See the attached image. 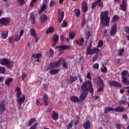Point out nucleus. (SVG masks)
<instances>
[{
  "label": "nucleus",
  "mask_w": 129,
  "mask_h": 129,
  "mask_svg": "<svg viewBox=\"0 0 129 129\" xmlns=\"http://www.w3.org/2000/svg\"><path fill=\"white\" fill-rule=\"evenodd\" d=\"M6 111V106L4 103L0 104V112L3 113Z\"/></svg>",
  "instance_id": "27"
},
{
  "label": "nucleus",
  "mask_w": 129,
  "mask_h": 129,
  "mask_svg": "<svg viewBox=\"0 0 129 129\" xmlns=\"http://www.w3.org/2000/svg\"><path fill=\"white\" fill-rule=\"evenodd\" d=\"M29 33L32 37H36L37 36V33H36V30H35L34 28H31Z\"/></svg>",
  "instance_id": "26"
},
{
  "label": "nucleus",
  "mask_w": 129,
  "mask_h": 129,
  "mask_svg": "<svg viewBox=\"0 0 129 129\" xmlns=\"http://www.w3.org/2000/svg\"><path fill=\"white\" fill-rule=\"evenodd\" d=\"M75 32H70L69 34V37L70 39H73L74 38H75Z\"/></svg>",
  "instance_id": "40"
},
{
  "label": "nucleus",
  "mask_w": 129,
  "mask_h": 129,
  "mask_svg": "<svg viewBox=\"0 0 129 129\" xmlns=\"http://www.w3.org/2000/svg\"><path fill=\"white\" fill-rule=\"evenodd\" d=\"M64 19V12H61L60 13H58V20L59 24H61Z\"/></svg>",
  "instance_id": "17"
},
{
  "label": "nucleus",
  "mask_w": 129,
  "mask_h": 129,
  "mask_svg": "<svg viewBox=\"0 0 129 129\" xmlns=\"http://www.w3.org/2000/svg\"><path fill=\"white\" fill-rule=\"evenodd\" d=\"M95 81L99 87L97 91V92H103L104 89V84L103 83V80L101 79V77L100 76L97 77L95 79Z\"/></svg>",
  "instance_id": "5"
},
{
  "label": "nucleus",
  "mask_w": 129,
  "mask_h": 129,
  "mask_svg": "<svg viewBox=\"0 0 129 129\" xmlns=\"http://www.w3.org/2000/svg\"><path fill=\"white\" fill-rule=\"evenodd\" d=\"M122 83L126 84V85H129V80L125 77H123V80H122Z\"/></svg>",
  "instance_id": "32"
},
{
  "label": "nucleus",
  "mask_w": 129,
  "mask_h": 129,
  "mask_svg": "<svg viewBox=\"0 0 129 129\" xmlns=\"http://www.w3.org/2000/svg\"><path fill=\"white\" fill-rule=\"evenodd\" d=\"M48 20V17L47 15L43 14L40 17V21L41 24H43L44 22H46V21Z\"/></svg>",
  "instance_id": "18"
},
{
  "label": "nucleus",
  "mask_w": 129,
  "mask_h": 129,
  "mask_svg": "<svg viewBox=\"0 0 129 129\" xmlns=\"http://www.w3.org/2000/svg\"><path fill=\"white\" fill-rule=\"evenodd\" d=\"M13 81H14V79L12 78H8L5 81V85L8 87H10V85L11 84V83H12V82H13Z\"/></svg>",
  "instance_id": "20"
},
{
  "label": "nucleus",
  "mask_w": 129,
  "mask_h": 129,
  "mask_svg": "<svg viewBox=\"0 0 129 129\" xmlns=\"http://www.w3.org/2000/svg\"><path fill=\"white\" fill-rule=\"evenodd\" d=\"M0 64L3 66H7V68L11 69L14 66V61H11V59L4 58L0 60Z\"/></svg>",
  "instance_id": "6"
},
{
  "label": "nucleus",
  "mask_w": 129,
  "mask_h": 129,
  "mask_svg": "<svg viewBox=\"0 0 129 129\" xmlns=\"http://www.w3.org/2000/svg\"><path fill=\"white\" fill-rule=\"evenodd\" d=\"M35 38V41L36 42V43H37L38 41H39V37H37V35H36V36H34Z\"/></svg>",
  "instance_id": "63"
},
{
  "label": "nucleus",
  "mask_w": 129,
  "mask_h": 129,
  "mask_svg": "<svg viewBox=\"0 0 129 129\" xmlns=\"http://www.w3.org/2000/svg\"><path fill=\"white\" fill-rule=\"evenodd\" d=\"M75 14H76V17H80V10L79 9H76L75 10Z\"/></svg>",
  "instance_id": "39"
},
{
  "label": "nucleus",
  "mask_w": 129,
  "mask_h": 129,
  "mask_svg": "<svg viewBox=\"0 0 129 129\" xmlns=\"http://www.w3.org/2000/svg\"><path fill=\"white\" fill-rule=\"evenodd\" d=\"M117 30V24H114L113 26L111 27V30L110 31V36H115V35L116 34Z\"/></svg>",
  "instance_id": "10"
},
{
  "label": "nucleus",
  "mask_w": 129,
  "mask_h": 129,
  "mask_svg": "<svg viewBox=\"0 0 129 129\" xmlns=\"http://www.w3.org/2000/svg\"><path fill=\"white\" fill-rule=\"evenodd\" d=\"M52 41L53 42H54L55 43H57L58 41H59V35L57 34H54L52 36Z\"/></svg>",
  "instance_id": "28"
},
{
  "label": "nucleus",
  "mask_w": 129,
  "mask_h": 129,
  "mask_svg": "<svg viewBox=\"0 0 129 129\" xmlns=\"http://www.w3.org/2000/svg\"><path fill=\"white\" fill-rule=\"evenodd\" d=\"M0 73L5 74V73H6V68L4 67H0Z\"/></svg>",
  "instance_id": "41"
},
{
  "label": "nucleus",
  "mask_w": 129,
  "mask_h": 129,
  "mask_svg": "<svg viewBox=\"0 0 129 129\" xmlns=\"http://www.w3.org/2000/svg\"><path fill=\"white\" fill-rule=\"evenodd\" d=\"M23 35H24V30H22L20 31L19 36L22 37Z\"/></svg>",
  "instance_id": "60"
},
{
  "label": "nucleus",
  "mask_w": 129,
  "mask_h": 129,
  "mask_svg": "<svg viewBox=\"0 0 129 129\" xmlns=\"http://www.w3.org/2000/svg\"><path fill=\"white\" fill-rule=\"evenodd\" d=\"M104 69L101 68V72L104 73V72H107V68L106 67L104 66Z\"/></svg>",
  "instance_id": "53"
},
{
  "label": "nucleus",
  "mask_w": 129,
  "mask_h": 129,
  "mask_svg": "<svg viewBox=\"0 0 129 129\" xmlns=\"http://www.w3.org/2000/svg\"><path fill=\"white\" fill-rule=\"evenodd\" d=\"M35 120H36V118H32L30 119L29 122H28V125H29V126H31V125L33 124V123H34Z\"/></svg>",
  "instance_id": "34"
},
{
  "label": "nucleus",
  "mask_w": 129,
  "mask_h": 129,
  "mask_svg": "<svg viewBox=\"0 0 129 129\" xmlns=\"http://www.w3.org/2000/svg\"><path fill=\"white\" fill-rule=\"evenodd\" d=\"M121 75H122V80H123V77H124V76H126V75H127L128 74V71H123L121 73Z\"/></svg>",
  "instance_id": "36"
},
{
  "label": "nucleus",
  "mask_w": 129,
  "mask_h": 129,
  "mask_svg": "<svg viewBox=\"0 0 129 129\" xmlns=\"http://www.w3.org/2000/svg\"><path fill=\"white\" fill-rule=\"evenodd\" d=\"M98 59V54L94 55L92 57V62H95V61H97Z\"/></svg>",
  "instance_id": "42"
},
{
  "label": "nucleus",
  "mask_w": 129,
  "mask_h": 129,
  "mask_svg": "<svg viewBox=\"0 0 129 129\" xmlns=\"http://www.w3.org/2000/svg\"><path fill=\"white\" fill-rule=\"evenodd\" d=\"M99 47L97 46V48H93V51H94V54H95L96 53L98 54V53H99V51H100V49H98Z\"/></svg>",
  "instance_id": "48"
},
{
  "label": "nucleus",
  "mask_w": 129,
  "mask_h": 129,
  "mask_svg": "<svg viewBox=\"0 0 129 129\" xmlns=\"http://www.w3.org/2000/svg\"><path fill=\"white\" fill-rule=\"evenodd\" d=\"M46 8L47 6H46V4H45L44 3L43 4L42 7L40 8V11L38 12V14L39 15H41L42 13L45 12V10H46Z\"/></svg>",
  "instance_id": "24"
},
{
  "label": "nucleus",
  "mask_w": 129,
  "mask_h": 129,
  "mask_svg": "<svg viewBox=\"0 0 129 129\" xmlns=\"http://www.w3.org/2000/svg\"><path fill=\"white\" fill-rule=\"evenodd\" d=\"M73 126V120H72L70 123H69L67 126V129H70Z\"/></svg>",
  "instance_id": "44"
},
{
  "label": "nucleus",
  "mask_w": 129,
  "mask_h": 129,
  "mask_svg": "<svg viewBox=\"0 0 129 129\" xmlns=\"http://www.w3.org/2000/svg\"><path fill=\"white\" fill-rule=\"evenodd\" d=\"M102 0H96L92 4L91 9L94 10L96 8V6H99V8H103V4L101 3Z\"/></svg>",
  "instance_id": "7"
},
{
  "label": "nucleus",
  "mask_w": 129,
  "mask_h": 129,
  "mask_svg": "<svg viewBox=\"0 0 129 129\" xmlns=\"http://www.w3.org/2000/svg\"><path fill=\"white\" fill-rule=\"evenodd\" d=\"M0 22L2 26H9L11 20L9 18H2L0 19Z\"/></svg>",
  "instance_id": "9"
},
{
  "label": "nucleus",
  "mask_w": 129,
  "mask_h": 129,
  "mask_svg": "<svg viewBox=\"0 0 129 129\" xmlns=\"http://www.w3.org/2000/svg\"><path fill=\"white\" fill-rule=\"evenodd\" d=\"M9 42L10 43V44H12L13 43V37H10L9 38Z\"/></svg>",
  "instance_id": "61"
},
{
  "label": "nucleus",
  "mask_w": 129,
  "mask_h": 129,
  "mask_svg": "<svg viewBox=\"0 0 129 129\" xmlns=\"http://www.w3.org/2000/svg\"><path fill=\"white\" fill-rule=\"evenodd\" d=\"M92 47V43H90L89 45L87 47V51H89V50L91 49Z\"/></svg>",
  "instance_id": "56"
},
{
  "label": "nucleus",
  "mask_w": 129,
  "mask_h": 129,
  "mask_svg": "<svg viewBox=\"0 0 129 129\" xmlns=\"http://www.w3.org/2000/svg\"><path fill=\"white\" fill-rule=\"evenodd\" d=\"M108 83L110 86H112V87H116L117 88H121V85L118 83V82L116 81H109Z\"/></svg>",
  "instance_id": "8"
},
{
  "label": "nucleus",
  "mask_w": 129,
  "mask_h": 129,
  "mask_svg": "<svg viewBox=\"0 0 129 129\" xmlns=\"http://www.w3.org/2000/svg\"><path fill=\"white\" fill-rule=\"evenodd\" d=\"M53 55H54V50L53 49L51 48L50 50L49 54H48L49 58H51Z\"/></svg>",
  "instance_id": "46"
},
{
  "label": "nucleus",
  "mask_w": 129,
  "mask_h": 129,
  "mask_svg": "<svg viewBox=\"0 0 129 129\" xmlns=\"http://www.w3.org/2000/svg\"><path fill=\"white\" fill-rule=\"evenodd\" d=\"M124 110V108L121 106H117L115 108H114V111H117V112H122Z\"/></svg>",
  "instance_id": "21"
},
{
  "label": "nucleus",
  "mask_w": 129,
  "mask_h": 129,
  "mask_svg": "<svg viewBox=\"0 0 129 129\" xmlns=\"http://www.w3.org/2000/svg\"><path fill=\"white\" fill-rule=\"evenodd\" d=\"M93 69H98L99 68V64L98 63H96L93 65Z\"/></svg>",
  "instance_id": "51"
},
{
  "label": "nucleus",
  "mask_w": 129,
  "mask_h": 129,
  "mask_svg": "<svg viewBox=\"0 0 129 129\" xmlns=\"http://www.w3.org/2000/svg\"><path fill=\"white\" fill-rule=\"evenodd\" d=\"M54 5H55V2H54V1H51L50 3V8L53 7V6H54Z\"/></svg>",
  "instance_id": "58"
},
{
  "label": "nucleus",
  "mask_w": 129,
  "mask_h": 129,
  "mask_svg": "<svg viewBox=\"0 0 129 129\" xmlns=\"http://www.w3.org/2000/svg\"><path fill=\"white\" fill-rule=\"evenodd\" d=\"M42 99H43L44 101V105L45 106H47V105H48V95L47 94H45L43 96V98H42Z\"/></svg>",
  "instance_id": "22"
},
{
  "label": "nucleus",
  "mask_w": 129,
  "mask_h": 129,
  "mask_svg": "<svg viewBox=\"0 0 129 129\" xmlns=\"http://www.w3.org/2000/svg\"><path fill=\"white\" fill-rule=\"evenodd\" d=\"M43 86L45 89H48V85L47 84H43Z\"/></svg>",
  "instance_id": "64"
},
{
  "label": "nucleus",
  "mask_w": 129,
  "mask_h": 129,
  "mask_svg": "<svg viewBox=\"0 0 129 129\" xmlns=\"http://www.w3.org/2000/svg\"><path fill=\"white\" fill-rule=\"evenodd\" d=\"M86 54L87 55H92V54H94L93 48L90 49L89 50H86Z\"/></svg>",
  "instance_id": "37"
},
{
  "label": "nucleus",
  "mask_w": 129,
  "mask_h": 129,
  "mask_svg": "<svg viewBox=\"0 0 129 129\" xmlns=\"http://www.w3.org/2000/svg\"><path fill=\"white\" fill-rule=\"evenodd\" d=\"M30 19L31 21V24H32V25H34L35 24V14H34V13H31L30 14Z\"/></svg>",
  "instance_id": "29"
},
{
  "label": "nucleus",
  "mask_w": 129,
  "mask_h": 129,
  "mask_svg": "<svg viewBox=\"0 0 129 129\" xmlns=\"http://www.w3.org/2000/svg\"><path fill=\"white\" fill-rule=\"evenodd\" d=\"M27 77H28V75H27L25 73H22V79L23 81H25V78H27Z\"/></svg>",
  "instance_id": "49"
},
{
  "label": "nucleus",
  "mask_w": 129,
  "mask_h": 129,
  "mask_svg": "<svg viewBox=\"0 0 129 129\" xmlns=\"http://www.w3.org/2000/svg\"><path fill=\"white\" fill-rule=\"evenodd\" d=\"M53 32H54V28L50 27L46 30V34L48 35V34H51V33H53Z\"/></svg>",
  "instance_id": "30"
},
{
  "label": "nucleus",
  "mask_w": 129,
  "mask_h": 129,
  "mask_svg": "<svg viewBox=\"0 0 129 129\" xmlns=\"http://www.w3.org/2000/svg\"><path fill=\"white\" fill-rule=\"evenodd\" d=\"M67 26H68L67 22L63 21L61 24V28H67Z\"/></svg>",
  "instance_id": "45"
},
{
  "label": "nucleus",
  "mask_w": 129,
  "mask_h": 129,
  "mask_svg": "<svg viewBox=\"0 0 129 129\" xmlns=\"http://www.w3.org/2000/svg\"><path fill=\"white\" fill-rule=\"evenodd\" d=\"M116 128H117V129H121V125L119 123H117L116 124Z\"/></svg>",
  "instance_id": "55"
},
{
  "label": "nucleus",
  "mask_w": 129,
  "mask_h": 129,
  "mask_svg": "<svg viewBox=\"0 0 129 129\" xmlns=\"http://www.w3.org/2000/svg\"><path fill=\"white\" fill-rule=\"evenodd\" d=\"M32 57L33 58H34V59H36L38 58H41V57H42V54L41 53H34L33 54H32Z\"/></svg>",
  "instance_id": "33"
},
{
  "label": "nucleus",
  "mask_w": 129,
  "mask_h": 129,
  "mask_svg": "<svg viewBox=\"0 0 129 129\" xmlns=\"http://www.w3.org/2000/svg\"><path fill=\"white\" fill-rule=\"evenodd\" d=\"M86 78L89 80L84 82L81 86V91L82 93L79 97L81 100H85L89 92L91 94L94 93V89L92 86V82L91 81L92 78L91 77L90 73H87Z\"/></svg>",
  "instance_id": "1"
},
{
  "label": "nucleus",
  "mask_w": 129,
  "mask_h": 129,
  "mask_svg": "<svg viewBox=\"0 0 129 129\" xmlns=\"http://www.w3.org/2000/svg\"><path fill=\"white\" fill-rule=\"evenodd\" d=\"M20 40H21V36H20V35H17V37L15 39V42H19Z\"/></svg>",
  "instance_id": "54"
},
{
  "label": "nucleus",
  "mask_w": 129,
  "mask_h": 129,
  "mask_svg": "<svg viewBox=\"0 0 129 129\" xmlns=\"http://www.w3.org/2000/svg\"><path fill=\"white\" fill-rule=\"evenodd\" d=\"M85 23H86V17H85V16H83L82 20V25L84 26V25H85Z\"/></svg>",
  "instance_id": "47"
},
{
  "label": "nucleus",
  "mask_w": 129,
  "mask_h": 129,
  "mask_svg": "<svg viewBox=\"0 0 129 129\" xmlns=\"http://www.w3.org/2000/svg\"><path fill=\"white\" fill-rule=\"evenodd\" d=\"M70 100L72 102H79L80 101H83V100H81V99H79L78 97L76 96H72L70 98Z\"/></svg>",
  "instance_id": "15"
},
{
  "label": "nucleus",
  "mask_w": 129,
  "mask_h": 129,
  "mask_svg": "<svg viewBox=\"0 0 129 129\" xmlns=\"http://www.w3.org/2000/svg\"><path fill=\"white\" fill-rule=\"evenodd\" d=\"M100 20L102 26L108 27L109 26V22H110V17L108 16V11L102 12L100 14Z\"/></svg>",
  "instance_id": "3"
},
{
  "label": "nucleus",
  "mask_w": 129,
  "mask_h": 129,
  "mask_svg": "<svg viewBox=\"0 0 129 129\" xmlns=\"http://www.w3.org/2000/svg\"><path fill=\"white\" fill-rule=\"evenodd\" d=\"M79 123V119H77L75 121V125H77V124H78Z\"/></svg>",
  "instance_id": "62"
},
{
  "label": "nucleus",
  "mask_w": 129,
  "mask_h": 129,
  "mask_svg": "<svg viewBox=\"0 0 129 129\" xmlns=\"http://www.w3.org/2000/svg\"><path fill=\"white\" fill-rule=\"evenodd\" d=\"M70 45H57L55 47V49H58V51H64V50H68L70 49Z\"/></svg>",
  "instance_id": "11"
},
{
  "label": "nucleus",
  "mask_w": 129,
  "mask_h": 129,
  "mask_svg": "<svg viewBox=\"0 0 129 129\" xmlns=\"http://www.w3.org/2000/svg\"><path fill=\"white\" fill-rule=\"evenodd\" d=\"M83 127H84L85 129H88L90 127L91 124H90V121L89 120L86 121L83 125Z\"/></svg>",
  "instance_id": "23"
},
{
  "label": "nucleus",
  "mask_w": 129,
  "mask_h": 129,
  "mask_svg": "<svg viewBox=\"0 0 129 129\" xmlns=\"http://www.w3.org/2000/svg\"><path fill=\"white\" fill-rule=\"evenodd\" d=\"M78 76L79 78L80 82H81V83H83V79H82V77L81 76V75L78 74Z\"/></svg>",
  "instance_id": "52"
},
{
  "label": "nucleus",
  "mask_w": 129,
  "mask_h": 129,
  "mask_svg": "<svg viewBox=\"0 0 129 129\" xmlns=\"http://www.w3.org/2000/svg\"><path fill=\"white\" fill-rule=\"evenodd\" d=\"M102 46H103V40H100L98 41L97 47H98V48H101Z\"/></svg>",
  "instance_id": "38"
},
{
  "label": "nucleus",
  "mask_w": 129,
  "mask_h": 129,
  "mask_svg": "<svg viewBox=\"0 0 129 129\" xmlns=\"http://www.w3.org/2000/svg\"><path fill=\"white\" fill-rule=\"evenodd\" d=\"M114 108L110 107H106L104 108V113H108V111H114Z\"/></svg>",
  "instance_id": "25"
},
{
  "label": "nucleus",
  "mask_w": 129,
  "mask_h": 129,
  "mask_svg": "<svg viewBox=\"0 0 129 129\" xmlns=\"http://www.w3.org/2000/svg\"><path fill=\"white\" fill-rule=\"evenodd\" d=\"M123 52H124V49L121 48L119 51V53L118 54V56H119V57H121L122 56V53H123Z\"/></svg>",
  "instance_id": "43"
},
{
  "label": "nucleus",
  "mask_w": 129,
  "mask_h": 129,
  "mask_svg": "<svg viewBox=\"0 0 129 129\" xmlns=\"http://www.w3.org/2000/svg\"><path fill=\"white\" fill-rule=\"evenodd\" d=\"M122 117L123 118H124V119H127L128 117H127V115H126V114H124L122 115Z\"/></svg>",
  "instance_id": "59"
},
{
  "label": "nucleus",
  "mask_w": 129,
  "mask_h": 129,
  "mask_svg": "<svg viewBox=\"0 0 129 129\" xmlns=\"http://www.w3.org/2000/svg\"><path fill=\"white\" fill-rule=\"evenodd\" d=\"M119 19V17H118V15H114L112 19V23L114 22H116L118 21Z\"/></svg>",
  "instance_id": "35"
},
{
  "label": "nucleus",
  "mask_w": 129,
  "mask_h": 129,
  "mask_svg": "<svg viewBox=\"0 0 129 129\" xmlns=\"http://www.w3.org/2000/svg\"><path fill=\"white\" fill-rule=\"evenodd\" d=\"M63 66V68L64 69H68V66L67 65L66 59L63 57H61L59 59H58V61H53L51 62H50L48 66V69L49 70H50L49 71L50 74L51 75H55L56 74H58L59 72H60V69H55V68H58L60 65Z\"/></svg>",
  "instance_id": "2"
},
{
  "label": "nucleus",
  "mask_w": 129,
  "mask_h": 129,
  "mask_svg": "<svg viewBox=\"0 0 129 129\" xmlns=\"http://www.w3.org/2000/svg\"><path fill=\"white\" fill-rule=\"evenodd\" d=\"M15 91L17 92L16 94V97L17 98L16 101L18 103L19 109L20 110H21L22 104L25 102L26 96L25 95H23L22 97L21 98V95H22V89L19 87L16 88Z\"/></svg>",
  "instance_id": "4"
},
{
  "label": "nucleus",
  "mask_w": 129,
  "mask_h": 129,
  "mask_svg": "<svg viewBox=\"0 0 129 129\" xmlns=\"http://www.w3.org/2000/svg\"><path fill=\"white\" fill-rule=\"evenodd\" d=\"M9 35V31H7L6 32H2L1 33V37L3 38V39H7V37H8Z\"/></svg>",
  "instance_id": "31"
},
{
  "label": "nucleus",
  "mask_w": 129,
  "mask_h": 129,
  "mask_svg": "<svg viewBox=\"0 0 129 129\" xmlns=\"http://www.w3.org/2000/svg\"><path fill=\"white\" fill-rule=\"evenodd\" d=\"M36 104L37 105H39V106H42V104H40V101H39V99H36Z\"/></svg>",
  "instance_id": "57"
},
{
  "label": "nucleus",
  "mask_w": 129,
  "mask_h": 129,
  "mask_svg": "<svg viewBox=\"0 0 129 129\" xmlns=\"http://www.w3.org/2000/svg\"><path fill=\"white\" fill-rule=\"evenodd\" d=\"M76 45H78L79 46H83V44L84 43V38H79L78 40H75Z\"/></svg>",
  "instance_id": "16"
},
{
  "label": "nucleus",
  "mask_w": 129,
  "mask_h": 129,
  "mask_svg": "<svg viewBox=\"0 0 129 129\" xmlns=\"http://www.w3.org/2000/svg\"><path fill=\"white\" fill-rule=\"evenodd\" d=\"M122 4L120 5L121 11H123V12H126V9H127V3L125 0H122L121 1Z\"/></svg>",
  "instance_id": "12"
},
{
  "label": "nucleus",
  "mask_w": 129,
  "mask_h": 129,
  "mask_svg": "<svg viewBox=\"0 0 129 129\" xmlns=\"http://www.w3.org/2000/svg\"><path fill=\"white\" fill-rule=\"evenodd\" d=\"M77 80H78V77L71 75L70 76V78L67 79V82L68 83L72 84V83H74Z\"/></svg>",
  "instance_id": "13"
},
{
  "label": "nucleus",
  "mask_w": 129,
  "mask_h": 129,
  "mask_svg": "<svg viewBox=\"0 0 129 129\" xmlns=\"http://www.w3.org/2000/svg\"><path fill=\"white\" fill-rule=\"evenodd\" d=\"M82 10L83 13H86L88 11V5L87 2L84 1L82 3Z\"/></svg>",
  "instance_id": "14"
},
{
  "label": "nucleus",
  "mask_w": 129,
  "mask_h": 129,
  "mask_svg": "<svg viewBox=\"0 0 129 129\" xmlns=\"http://www.w3.org/2000/svg\"><path fill=\"white\" fill-rule=\"evenodd\" d=\"M51 116L53 120H58V119H59V114H58V113H56L55 111H52V114Z\"/></svg>",
  "instance_id": "19"
},
{
  "label": "nucleus",
  "mask_w": 129,
  "mask_h": 129,
  "mask_svg": "<svg viewBox=\"0 0 129 129\" xmlns=\"http://www.w3.org/2000/svg\"><path fill=\"white\" fill-rule=\"evenodd\" d=\"M18 3L21 6H24L25 4V0H18Z\"/></svg>",
  "instance_id": "50"
}]
</instances>
